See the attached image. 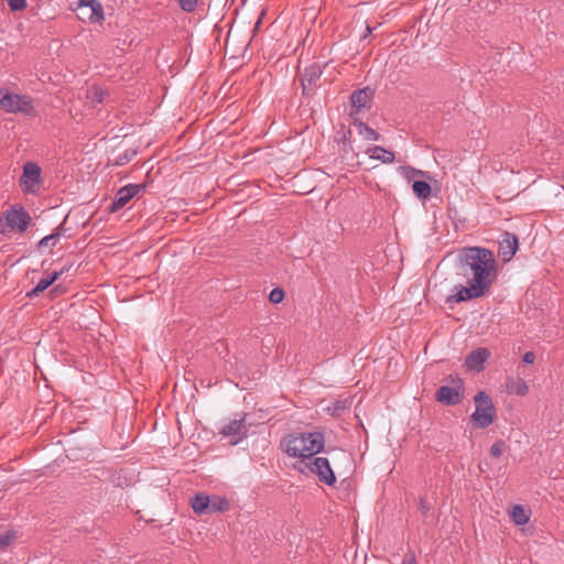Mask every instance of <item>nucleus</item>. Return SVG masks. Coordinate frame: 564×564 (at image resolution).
<instances>
[{
	"mask_svg": "<svg viewBox=\"0 0 564 564\" xmlns=\"http://www.w3.org/2000/svg\"><path fill=\"white\" fill-rule=\"evenodd\" d=\"M457 273L467 280V286L456 285L457 292L447 301L456 303L478 299L498 275V262L491 249H462L457 259Z\"/></svg>",
	"mask_w": 564,
	"mask_h": 564,
	"instance_id": "obj_1",
	"label": "nucleus"
},
{
	"mask_svg": "<svg viewBox=\"0 0 564 564\" xmlns=\"http://www.w3.org/2000/svg\"><path fill=\"white\" fill-rule=\"evenodd\" d=\"M325 437L322 432L289 434L282 440L281 446L290 457L310 460L323 451Z\"/></svg>",
	"mask_w": 564,
	"mask_h": 564,
	"instance_id": "obj_2",
	"label": "nucleus"
},
{
	"mask_svg": "<svg viewBox=\"0 0 564 564\" xmlns=\"http://www.w3.org/2000/svg\"><path fill=\"white\" fill-rule=\"evenodd\" d=\"M32 223L30 214L23 206L15 204L6 209L0 216V232L12 236L24 232Z\"/></svg>",
	"mask_w": 564,
	"mask_h": 564,
	"instance_id": "obj_3",
	"label": "nucleus"
},
{
	"mask_svg": "<svg viewBox=\"0 0 564 564\" xmlns=\"http://www.w3.org/2000/svg\"><path fill=\"white\" fill-rule=\"evenodd\" d=\"M0 109L8 113H21L28 117L36 115L34 100L29 95L15 94L0 87Z\"/></svg>",
	"mask_w": 564,
	"mask_h": 564,
	"instance_id": "obj_4",
	"label": "nucleus"
},
{
	"mask_svg": "<svg viewBox=\"0 0 564 564\" xmlns=\"http://www.w3.org/2000/svg\"><path fill=\"white\" fill-rule=\"evenodd\" d=\"M475 411L470 415V422L477 429H487L496 419V408L490 395L485 391H478L474 397Z\"/></svg>",
	"mask_w": 564,
	"mask_h": 564,
	"instance_id": "obj_5",
	"label": "nucleus"
},
{
	"mask_svg": "<svg viewBox=\"0 0 564 564\" xmlns=\"http://www.w3.org/2000/svg\"><path fill=\"white\" fill-rule=\"evenodd\" d=\"M191 507L197 514H213L227 511L229 501L220 496H208L199 492L191 499Z\"/></svg>",
	"mask_w": 564,
	"mask_h": 564,
	"instance_id": "obj_6",
	"label": "nucleus"
},
{
	"mask_svg": "<svg viewBox=\"0 0 564 564\" xmlns=\"http://www.w3.org/2000/svg\"><path fill=\"white\" fill-rule=\"evenodd\" d=\"M24 194H36L43 185L42 170L35 162L29 161L23 165V172L19 181Z\"/></svg>",
	"mask_w": 564,
	"mask_h": 564,
	"instance_id": "obj_7",
	"label": "nucleus"
},
{
	"mask_svg": "<svg viewBox=\"0 0 564 564\" xmlns=\"http://www.w3.org/2000/svg\"><path fill=\"white\" fill-rule=\"evenodd\" d=\"M75 10L83 22L102 23L105 20L104 8L98 0H78Z\"/></svg>",
	"mask_w": 564,
	"mask_h": 564,
	"instance_id": "obj_8",
	"label": "nucleus"
},
{
	"mask_svg": "<svg viewBox=\"0 0 564 564\" xmlns=\"http://www.w3.org/2000/svg\"><path fill=\"white\" fill-rule=\"evenodd\" d=\"M310 471L317 476L318 480L327 486H334L336 484V476L330 467V463L325 457L311 458L306 463Z\"/></svg>",
	"mask_w": 564,
	"mask_h": 564,
	"instance_id": "obj_9",
	"label": "nucleus"
},
{
	"mask_svg": "<svg viewBox=\"0 0 564 564\" xmlns=\"http://www.w3.org/2000/svg\"><path fill=\"white\" fill-rule=\"evenodd\" d=\"M451 381L454 383L453 386H441L435 393L436 401L447 406L457 405L462 401V379L451 377Z\"/></svg>",
	"mask_w": 564,
	"mask_h": 564,
	"instance_id": "obj_10",
	"label": "nucleus"
},
{
	"mask_svg": "<svg viewBox=\"0 0 564 564\" xmlns=\"http://www.w3.org/2000/svg\"><path fill=\"white\" fill-rule=\"evenodd\" d=\"M219 434L224 437H232L230 440L231 445L239 444L245 437H247V427L245 424V417L232 420L225 424L220 430Z\"/></svg>",
	"mask_w": 564,
	"mask_h": 564,
	"instance_id": "obj_11",
	"label": "nucleus"
},
{
	"mask_svg": "<svg viewBox=\"0 0 564 564\" xmlns=\"http://www.w3.org/2000/svg\"><path fill=\"white\" fill-rule=\"evenodd\" d=\"M489 357L490 351L487 348H477L467 355L465 365L470 370L480 371Z\"/></svg>",
	"mask_w": 564,
	"mask_h": 564,
	"instance_id": "obj_12",
	"label": "nucleus"
},
{
	"mask_svg": "<svg viewBox=\"0 0 564 564\" xmlns=\"http://www.w3.org/2000/svg\"><path fill=\"white\" fill-rule=\"evenodd\" d=\"M139 185H127L122 188H120L115 197L113 203L110 206L111 212H117L118 209L126 206V204L133 198L140 191Z\"/></svg>",
	"mask_w": 564,
	"mask_h": 564,
	"instance_id": "obj_13",
	"label": "nucleus"
},
{
	"mask_svg": "<svg viewBox=\"0 0 564 564\" xmlns=\"http://www.w3.org/2000/svg\"><path fill=\"white\" fill-rule=\"evenodd\" d=\"M64 268L61 270H55L52 273H48L46 276L42 278L33 289L26 292V297L34 299L39 296V294L48 289L64 273Z\"/></svg>",
	"mask_w": 564,
	"mask_h": 564,
	"instance_id": "obj_14",
	"label": "nucleus"
},
{
	"mask_svg": "<svg viewBox=\"0 0 564 564\" xmlns=\"http://www.w3.org/2000/svg\"><path fill=\"white\" fill-rule=\"evenodd\" d=\"M372 95H373L372 90L368 87L355 91L350 98L351 106L357 111L368 108L369 104L372 99Z\"/></svg>",
	"mask_w": 564,
	"mask_h": 564,
	"instance_id": "obj_15",
	"label": "nucleus"
},
{
	"mask_svg": "<svg viewBox=\"0 0 564 564\" xmlns=\"http://www.w3.org/2000/svg\"><path fill=\"white\" fill-rule=\"evenodd\" d=\"M365 152L371 160L380 161L383 164H391L395 159L392 151L379 145L369 147Z\"/></svg>",
	"mask_w": 564,
	"mask_h": 564,
	"instance_id": "obj_16",
	"label": "nucleus"
},
{
	"mask_svg": "<svg viewBox=\"0 0 564 564\" xmlns=\"http://www.w3.org/2000/svg\"><path fill=\"white\" fill-rule=\"evenodd\" d=\"M107 96V91L99 86H91L86 91V98L93 107L97 104H102Z\"/></svg>",
	"mask_w": 564,
	"mask_h": 564,
	"instance_id": "obj_17",
	"label": "nucleus"
},
{
	"mask_svg": "<svg viewBox=\"0 0 564 564\" xmlns=\"http://www.w3.org/2000/svg\"><path fill=\"white\" fill-rule=\"evenodd\" d=\"M414 195L420 199H427L431 197L432 187L424 181H415L412 184Z\"/></svg>",
	"mask_w": 564,
	"mask_h": 564,
	"instance_id": "obj_18",
	"label": "nucleus"
},
{
	"mask_svg": "<svg viewBox=\"0 0 564 564\" xmlns=\"http://www.w3.org/2000/svg\"><path fill=\"white\" fill-rule=\"evenodd\" d=\"M350 404L351 400L349 398L344 400H336L327 406V411L333 416H339L346 409L350 406Z\"/></svg>",
	"mask_w": 564,
	"mask_h": 564,
	"instance_id": "obj_19",
	"label": "nucleus"
},
{
	"mask_svg": "<svg viewBox=\"0 0 564 564\" xmlns=\"http://www.w3.org/2000/svg\"><path fill=\"white\" fill-rule=\"evenodd\" d=\"M511 519L517 525H523L529 522V516L522 506H514L511 511Z\"/></svg>",
	"mask_w": 564,
	"mask_h": 564,
	"instance_id": "obj_20",
	"label": "nucleus"
},
{
	"mask_svg": "<svg viewBox=\"0 0 564 564\" xmlns=\"http://www.w3.org/2000/svg\"><path fill=\"white\" fill-rule=\"evenodd\" d=\"M322 72L318 66H311L306 68L302 78V85L304 89L306 88V83H308V85H312L315 82V79L319 78Z\"/></svg>",
	"mask_w": 564,
	"mask_h": 564,
	"instance_id": "obj_21",
	"label": "nucleus"
},
{
	"mask_svg": "<svg viewBox=\"0 0 564 564\" xmlns=\"http://www.w3.org/2000/svg\"><path fill=\"white\" fill-rule=\"evenodd\" d=\"M62 236L63 230L61 228H56L53 234L41 239L39 247H50L61 243Z\"/></svg>",
	"mask_w": 564,
	"mask_h": 564,
	"instance_id": "obj_22",
	"label": "nucleus"
},
{
	"mask_svg": "<svg viewBox=\"0 0 564 564\" xmlns=\"http://www.w3.org/2000/svg\"><path fill=\"white\" fill-rule=\"evenodd\" d=\"M18 539L17 531L8 530L0 532V551H4Z\"/></svg>",
	"mask_w": 564,
	"mask_h": 564,
	"instance_id": "obj_23",
	"label": "nucleus"
},
{
	"mask_svg": "<svg viewBox=\"0 0 564 564\" xmlns=\"http://www.w3.org/2000/svg\"><path fill=\"white\" fill-rule=\"evenodd\" d=\"M498 243L500 247H517L518 238L513 234L505 231L500 234Z\"/></svg>",
	"mask_w": 564,
	"mask_h": 564,
	"instance_id": "obj_24",
	"label": "nucleus"
},
{
	"mask_svg": "<svg viewBox=\"0 0 564 564\" xmlns=\"http://www.w3.org/2000/svg\"><path fill=\"white\" fill-rule=\"evenodd\" d=\"M358 131H359V134L362 135L367 140H378L379 139V134L373 129H371L370 127H368L364 123L358 124Z\"/></svg>",
	"mask_w": 564,
	"mask_h": 564,
	"instance_id": "obj_25",
	"label": "nucleus"
},
{
	"mask_svg": "<svg viewBox=\"0 0 564 564\" xmlns=\"http://www.w3.org/2000/svg\"><path fill=\"white\" fill-rule=\"evenodd\" d=\"M284 299V291L280 288H274L269 294V301L273 304H279Z\"/></svg>",
	"mask_w": 564,
	"mask_h": 564,
	"instance_id": "obj_26",
	"label": "nucleus"
},
{
	"mask_svg": "<svg viewBox=\"0 0 564 564\" xmlns=\"http://www.w3.org/2000/svg\"><path fill=\"white\" fill-rule=\"evenodd\" d=\"M11 11H22L26 9V0H6Z\"/></svg>",
	"mask_w": 564,
	"mask_h": 564,
	"instance_id": "obj_27",
	"label": "nucleus"
},
{
	"mask_svg": "<svg viewBox=\"0 0 564 564\" xmlns=\"http://www.w3.org/2000/svg\"><path fill=\"white\" fill-rule=\"evenodd\" d=\"M505 443L502 441L495 442L489 449V453L492 457L499 458L502 455Z\"/></svg>",
	"mask_w": 564,
	"mask_h": 564,
	"instance_id": "obj_28",
	"label": "nucleus"
},
{
	"mask_svg": "<svg viewBox=\"0 0 564 564\" xmlns=\"http://www.w3.org/2000/svg\"><path fill=\"white\" fill-rule=\"evenodd\" d=\"M181 8L186 12H192L197 6V0H178Z\"/></svg>",
	"mask_w": 564,
	"mask_h": 564,
	"instance_id": "obj_29",
	"label": "nucleus"
},
{
	"mask_svg": "<svg viewBox=\"0 0 564 564\" xmlns=\"http://www.w3.org/2000/svg\"><path fill=\"white\" fill-rule=\"evenodd\" d=\"M519 249H502L501 258L505 263L509 262Z\"/></svg>",
	"mask_w": 564,
	"mask_h": 564,
	"instance_id": "obj_30",
	"label": "nucleus"
},
{
	"mask_svg": "<svg viewBox=\"0 0 564 564\" xmlns=\"http://www.w3.org/2000/svg\"><path fill=\"white\" fill-rule=\"evenodd\" d=\"M516 393L518 395H525L529 391V388L528 386L525 384V382L523 380H519L518 383H517V387H516Z\"/></svg>",
	"mask_w": 564,
	"mask_h": 564,
	"instance_id": "obj_31",
	"label": "nucleus"
},
{
	"mask_svg": "<svg viewBox=\"0 0 564 564\" xmlns=\"http://www.w3.org/2000/svg\"><path fill=\"white\" fill-rule=\"evenodd\" d=\"M523 362L524 364H528V365H532L535 360V355L533 351H527L524 355H523V358H522Z\"/></svg>",
	"mask_w": 564,
	"mask_h": 564,
	"instance_id": "obj_32",
	"label": "nucleus"
},
{
	"mask_svg": "<svg viewBox=\"0 0 564 564\" xmlns=\"http://www.w3.org/2000/svg\"><path fill=\"white\" fill-rule=\"evenodd\" d=\"M66 289L62 285H55L51 291L50 294L52 297H55L57 294L65 293Z\"/></svg>",
	"mask_w": 564,
	"mask_h": 564,
	"instance_id": "obj_33",
	"label": "nucleus"
},
{
	"mask_svg": "<svg viewBox=\"0 0 564 564\" xmlns=\"http://www.w3.org/2000/svg\"><path fill=\"white\" fill-rule=\"evenodd\" d=\"M401 564H416L414 555L413 554H406L403 557Z\"/></svg>",
	"mask_w": 564,
	"mask_h": 564,
	"instance_id": "obj_34",
	"label": "nucleus"
},
{
	"mask_svg": "<svg viewBox=\"0 0 564 564\" xmlns=\"http://www.w3.org/2000/svg\"><path fill=\"white\" fill-rule=\"evenodd\" d=\"M421 510L426 513L429 510V507L425 506L424 501H421Z\"/></svg>",
	"mask_w": 564,
	"mask_h": 564,
	"instance_id": "obj_35",
	"label": "nucleus"
},
{
	"mask_svg": "<svg viewBox=\"0 0 564 564\" xmlns=\"http://www.w3.org/2000/svg\"><path fill=\"white\" fill-rule=\"evenodd\" d=\"M366 30H367V33H368V34L371 32L370 26H367V29H366Z\"/></svg>",
	"mask_w": 564,
	"mask_h": 564,
	"instance_id": "obj_36",
	"label": "nucleus"
}]
</instances>
